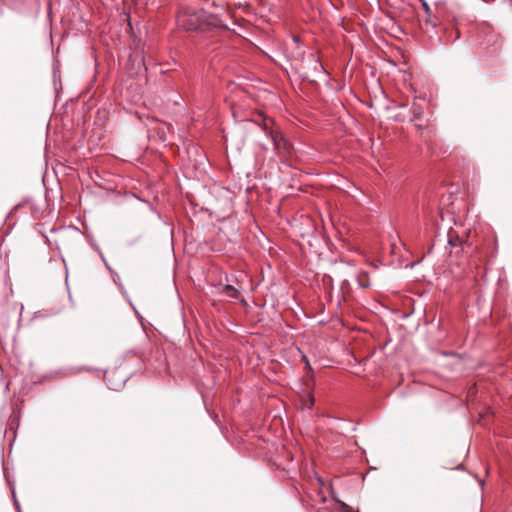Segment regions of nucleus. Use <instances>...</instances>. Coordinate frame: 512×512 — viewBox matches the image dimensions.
<instances>
[{
    "instance_id": "obj_8",
    "label": "nucleus",
    "mask_w": 512,
    "mask_h": 512,
    "mask_svg": "<svg viewBox=\"0 0 512 512\" xmlns=\"http://www.w3.org/2000/svg\"><path fill=\"white\" fill-rule=\"evenodd\" d=\"M292 42H293V44L298 45V44H299V42H300L299 37H298V36H293V37H292Z\"/></svg>"
},
{
    "instance_id": "obj_6",
    "label": "nucleus",
    "mask_w": 512,
    "mask_h": 512,
    "mask_svg": "<svg viewBox=\"0 0 512 512\" xmlns=\"http://www.w3.org/2000/svg\"><path fill=\"white\" fill-rule=\"evenodd\" d=\"M421 2V6L423 8V10L425 11L426 15L427 16H430L431 15V8L429 6V4L427 3L426 0H419Z\"/></svg>"
},
{
    "instance_id": "obj_7",
    "label": "nucleus",
    "mask_w": 512,
    "mask_h": 512,
    "mask_svg": "<svg viewBox=\"0 0 512 512\" xmlns=\"http://www.w3.org/2000/svg\"><path fill=\"white\" fill-rule=\"evenodd\" d=\"M302 56H303V51H300V50L293 54V57L295 59H300V58H302Z\"/></svg>"
},
{
    "instance_id": "obj_13",
    "label": "nucleus",
    "mask_w": 512,
    "mask_h": 512,
    "mask_svg": "<svg viewBox=\"0 0 512 512\" xmlns=\"http://www.w3.org/2000/svg\"><path fill=\"white\" fill-rule=\"evenodd\" d=\"M112 390H116L117 389V386H111L110 387Z\"/></svg>"
},
{
    "instance_id": "obj_4",
    "label": "nucleus",
    "mask_w": 512,
    "mask_h": 512,
    "mask_svg": "<svg viewBox=\"0 0 512 512\" xmlns=\"http://www.w3.org/2000/svg\"><path fill=\"white\" fill-rule=\"evenodd\" d=\"M356 279L360 288L365 289L370 287L369 277L366 272H360Z\"/></svg>"
},
{
    "instance_id": "obj_12",
    "label": "nucleus",
    "mask_w": 512,
    "mask_h": 512,
    "mask_svg": "<svg viewBox=\"0 0 512 512\" xmlns=\"http://www.w3.org/2000/svg\"><path fill=\"white\" fill-rule=\"evenodd\" d=\"M115 373H110L109 375L106 376V378H109L111 376H114Z\"/></svg>"
},
{
    "instance_id": "obj_5",
    "label": "nucleus",
    "mask_w": 512,
    "mask_h": 512,
    "mask_svg": "<svg viewBox=\"0 0 512 512\" xmlns=\"http://www.w3.org/2000/svg\"><path fill=\"white\" fill-rule=\"evenodd\" d=\"M225 290L230 292L228 294V296H230L232 298H237L238 297V291L233 286L227 285V286H225Z\"/></svg>"
},
{
    "instance_id": "obj_2",
    "label": "nucleus",
    "mask_w": 512,
    "mask_h": 512,
    "mask_svg": "<svg viewBox=\"0 0 512 512\" xmlns=\"http://www.w3.org/2000/svg\"><path fill=\"white\" fill-rule=\"evenodd\" d=\"M204 22V12L191 8H183L177 14V24L179 27L192 31L201 27Z\"/></svg>"
},
{
    "instance_id": "obj_10",
    "label": "nucleus",
    "mask_w": 512,
    "mask_h": 512,
    "mask_svg": "<svg viewBox=\"0 0 512 512\" xmlns=\"http://www.w3.org/2000/svg\"><path fill=\"white\" fill-rule=\"evenodd\" d=\"M414 115L417 116V117L420 115V111L417 110L416 108L414 109Z\"/></svg>"
},
{
    "instance_id": "obj_9",
    "label": "nucleus",
    "mask_w": 512,
    "mask_h": 512,
    "mask_svg": "<svg viewBox=\"0 0 512 512\" xmlns=\"http://www.w3.org/2000/svg\"><path fill=\"white\" fill-rule=\"evenodd\" d=\"M348 285H349V282L347 280H344L343 283H342L341 288L344 289V287H346Z\"/></svg>"
},
{
    "instance_id": "obj_3",
    "label": "nucleus",
    "mask_w": 512,
    "mask_h": 512,
    "mask_svg": "<svg viewBox=\"0 0 512 512\" xmlns=\"http://www.w3.org/2000/svg\"><path fill=\"white\" fill-rule=\"evenodd\" d=\"M307 62L313 67L315 72H322V71H324V67H323L322 63L316 57L315 54L310 53L308 58H307Z\"/></svg>"
},
{
    "instance_id": "obj_1",
    "label": "nucleus",
    "mask_w": 512,
    "mask_h": 512,
    "mask_svg": "<svg viewBox=\"0 0 512 512\" xmlns=\"http://www.w3.org/2000/svg\"><path fill=\"white\" fill-rule=\"evenodd\" d=\"M269 123L273 124V121L267 119L264 120L263 130L265 131L267 137L271 139L275 153L280 158H286L290 156L293 149L292 143L284 136L281 130L271 128Z\"/></svg>"
},
{
    "instance_id": "obj_11",
    "label": "nucleus",
    "mask_w": 512,
    "mask_h": 512,
    "mask_svg": "<svg viewBox=\"0 0 512 512\" xmlns=\"http://www.w3.org/2000/svg\"><path fill=\"white\" fill-rule=\"evenodd\" d=\"M306 367H307L309 370H311V365H310V363H309V361H308V360H306Z\"/></svg>"
}]
</instances>
